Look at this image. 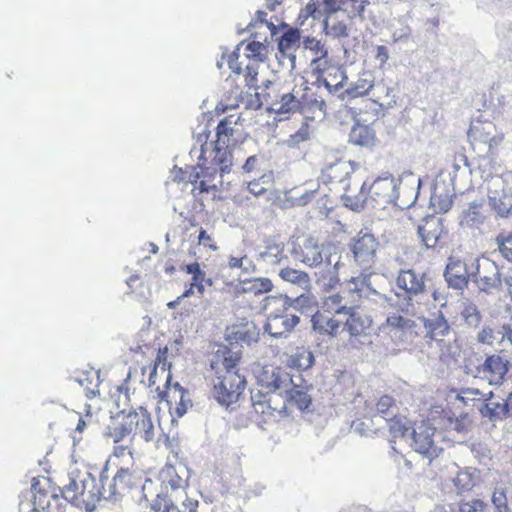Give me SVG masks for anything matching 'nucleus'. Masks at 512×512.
Instances as JSON below:
<instances>
[{
  "instance_id": "f257e3e1",
  "label": "nucleus",
  "mask_w": 512,
  "mask_h": 512,
  "mask_svg": "<svg viewBox=\"0 0 512 512\" xmlns=\"http://www.w3.org/2000/svg\"><path fill=\"white\" fill-rule=\"evenodd\" d=\"M292 254L310 267L322 266L316 273L317 282L326 289H332L340 282L339 269L342 266L341 254L334 244H319L312 236L304 237L294 245Z\"/></svg>"
},
{
  "instance_id": "f03ea898",
  "label": "nucleus",
  "mask_w": 512,
  "mask_h": 512,
  "mask_svg": "<svg viewBox=\"0 0 512 512\" xmlns=\"http://www.w3.org/2000/svg\"><path fill=\"white\" fill-rule=\"evenodd\" d=\"M161 491L151 500L150 508L155 512H196L198 501L187 497V480L173 467L164 471Z\"/></svg>"
},
{
  "instance_id": "7ed1b4c3",
  "label": "nucleus",
  "mask_w": 512,
  "mask_h": 512,
  "mask_svg": "<svg viewBox=\"0 0 512 512\" xmlns=\"http://www.w3.org/2000/svg\"><path fill=\"white\" fill-rule=\"evenodd\" d=\"M399 184L400 180L392 175L378 177L370 186L369 197H367L364 193L365 183H363L359 194L347 196L346 206H350L353 210L363 208L365 203L370 204L374 208H385L388 204L408 207L416 200V196L410 203L404 201L398 202L400 199Z\"/></svg>"
},
{
  "instance_id": "20e7f679",
  "label": "nucleus",
  "mask_w": 512,
  "mask_h": 512,
  "mask_svg": "<svg viewBox=\"0 0 512 512\" xmlns=\"http://www.w3.org/2000/svg\"><path fill=\"white\" fill-rule=\"evenodd\" d=\"M356 281L358 280L353 278V283L355 284L354 288L330 295L326 298L325 306L330 312L335 315L345 316L359 307L358 301L361 298H367L380 305L388 304L389 306H394L392 298L370 287V274L363 275L361 287H358Z\"/></svg>"
},
{
  "instance_id": "39448f33",
  "label": "nucleus",
  "mask_w": 512,
  "mask_h": 512,
  "mask_svg": "<svg viewBox=\"0 0 512 512\" xmlns=\"http://www.w3.org/2000/svg\"><path fill=\"white\" fill-rule=\"evenodd\" d=\"M61 493L74 506L92 512L96 507L99 491L95 488V477L90 472L72 469Z\"/></svg>"
},
{
  "instance_id": "423d86ee",
  "label": "nucleus",
  "mask_w": 512,
  "mask_h": 512,
  "mask_svg": "<svg viewBox=\"0 0 512 512\" xmlns=\"http://www.w3.org/2000/svg\"><path fill=\"white\" fill-rule=\"evenodd\" d=\"M425 279V273L414 269L399 271L396 286L403 294L396 293V296L403 298L398 301L396 307L406 316H415L418 313L419 300L426 294Z\"/></svg>"
},
{
  "instance_id": "0eeeda50",
  "label": "nucleus",
  "mask_w": 512,
  "mask_h": 512,
  "mask_svg": "<svg viewBox=\"0 0 512 512\" xmlns=\"http://www.w3.org/2000/svg\"><path fill=\"white\" fill-rule=\"evenodd\" d=\"M509 371V361L499 355L487 356L482 363L465 365V373L475 379L486 381L491 386L499 387L503 384L505 375Z\"/></svg>"
},
{
  "instance_id": "6e6552de",
  "label": "nucleus",
  "mask_w": 512,
  "mask_h": 512,
  "mask_svg": "<svg viewBox=\"0 0 512 512\" xmlns=\"http://www.w3.org/2000/svg\"><path fill=\"white\" fill-rule=\"evenodd\" d=\"M409 437L411 438L410 446L412 449L428 459L429 463L443 451V448L438 445V438L441 437V433L425 421L415 423L411 428Z\"/></svg>"
},
{
  "instance_id": "1a4fd4ad",
  "label": "nucleus",
  "mask_w": 512,
  "mask_h": 512,
  "mask_svg": "<svg viewBox=\"0 0 512 512\" xmlns=\"http://www.w3.org/2000/svg\"><path fill=\"white\" fill-rule=\"evenodd\" d=\"M246 385L244 376L238 371L223 372L214 383V398L222 406H230L238 401Z\"/></svg>"
},
{
  "instance_id": "9d476101",
  "label": "nucleus",
  "mask_w": 512,
  "mask_h": 512,
  "mask_svg": "<svg viewBox=\"0 0 512 512\" xmlns=\"http://www.w3.org/2000/svg\"><path fill=\"white\" fill-rule=\"evenodd\" d=\"M471 280L486 293L502 289V278L498 265L487 257L476 258L471 263Z\"/></svg>"
},
{
  "instance_id": "9b49d317",
  "label": "nucleus",
  "mask_w": 512,
  "mask_h": 512,
  "mask_svg": "<svg viewBox=\"0 0 512 512\" xmlns=\"http://www.w3.org/2000/svg\"><path fill=\"white\" fill-rule=\"evenodd\" d=\"M379 243L371 233H359L357 237L353 238L350 242V250L353 255L354 262L363 270L361 277L357 280H362L363 275L367 274L376 261V251ZM370 276L372 275L369 273Z\"/></svg>"
},
{
  "instance_id": "f8f14e48",
  "label": "nucleus",
  "mask_w": 512,
  "mask_h": 512,
  "mask_svg": "<svg viewBox=\"0 0 512 512\" xmlns=\"http://www.w3.org/2000/svg\"><path fill=\"white\" fill-rule=\"evenodd\" d=\"M257 383L266 394L279 392L283 396L284 390L293 384V377L280 367L265 366L257 376Z\"/></svg>"
},
{
  "instance_id": "ddd939ff",
  "label": "nucleus",
  "mask_w": 512,
  "mask_h": 512,
  "mask_svg": "<svg viewBox=\"0 0 512 512\" xmlns=\"http://www.w3.org/2000/svg\"><path fill=\"white\" fill-rule=\"evenodd\" d=\"M285 243L276 237H268L257 249L256 260L266 269L274 268L286 260Z\"/></svg>"
},
{
  "instance_id": "4468645a",
  "label": "nucleus",
  "mask_w": 512,
  "mask_h": 512,
  "mask_svg": "<svg viewBox=\"0 0 512 512\" xmlns=\"http://www.w3.org/2000/svg\"><path fill=\"white\" fill-rule=\"evenodd\" d=\"M300 318L284 308L281 312L271 313L267 317L264 330L274 338L286 337L299 324Z\"/></svg>"
},
{
  "instance_id": "2eb2a0df",
  "label": "nucleus",
  "mask_w": 512,
  "mask_h": 512,
  "mask_svg": "<svg viewBox=\"0 0 512 512\" xmlns=\"http://www.w3.org/2000/svg\"><path fill=\"white\" fill-rule=\"evenodd\" d=\"M471 264L468 265L458 258L450 257L444 271V277L449 288L454 290H464L467 288L469 280Z\"/></svg>"
},
{
  "instance_id": "dca6fc26",
  "label": "nucleus",
  "mask_w": 512,
  "mask_h": 512,
  "mask_svg": "<svg viewBox=\"0 0 512 512\" xmlns=\"http://www.w3.org/2000/svg\"><path fill=\"white\" fill-rule=\"evenodd\" d=\"M416 326V322L411 318L400 315L398 312H393L388 314L383 324V330L391 338H397L403 342L415 334Z\"/></svg>"
},
{
  "instance_id": "f3484780",
  "label": "nucleus",
  "mask_w": 512,
  "mask_h": 512,
  "mask_svg": "<svg viewBox=\"0 0 512 512\" xmlns=\"http://www.w3.org/2000/svg\"><path fill=\"white\" fill-rule=\"evenodd\" d=\"M418 236L427 249L435 248L445 233L443 219L438 216H428L418 225Z\"/></svg>"
},
{
  "instance_id": "a211bd4d",
  "label": "nucleus",
  "mask_w": 512,
  "mask_h": 512,
  "mask_svg": "<svg viewBox=\"0 0 512 512\" xmlns=\"http://www.w3.org/2000/svg\"><path fill=\"white\" fill-rule=\"evenodd\" d=\"M424 325L425 337L434 341H440L450 332V325L441 310L431 313L428 317L419 318Z\"/></svg>"
},
{
  "instance_id": "6ab92c4d",
  "label": "nucleus",
  "mask_w": 512,
  "mask_h": 512,
  "mask_svg": "<svg viewBox=\"0 0 512 512\" xmlns=\"http://www.w3.org/2000/svg\"><path fill=\"white\" fill-rule=\"evenodd\" d=\"M283 307L288 310L291 308L303 315L311 316L318 311V302L316 296L310 290L301 291L297 297L285 296L283 298Z\"/></svg>"
},
{
  "instance_id": "aec40b11",
  "label": "nucleus",
  "mask_w": 512,
  "mask_h": 512,
  "mask_svg": "<svg viewBox=\"0 0 512 512\" xmlns=\"http://www.w3.org/2000/svg\"><path fill=\"white\" fill-rule=\"evenodd\" d=\"M301 376L293 378V384L284 390L283 395L290 404L296 405L301 411L308 410L312 404V397L308 393L309 386L302 385Z\"/></svg>"
},
{
  "instance_id": "412c9836",
  "label": "nucleus",
  "mask_w": 512,
  "mask_h": 512,
  "mask_svg": "<svg viewBox=\"0 0 512 512\" xmlns=\"http://www.w3.org/2000/svg\"><path fill=\"white\" fill-rule=\"evenodd\" d=\"M300 31L297 28H290L280 37L278 41V50L283 55H287L286 69L292 72L295 69L296 55L295 51L299 46Z\"/></svg>"
},
{
  "instance_id": "4be33fe9",
  "label": "nucleus",
  "mask_w": 512,
  "mask_h": 512,
  "mask_svg": "<svg viewBox=\"0 0 512 512\" xmlns=\"http://www.w3.org/2000/svg\"><path fill=\"white\" fill-rule=\"evenodd\" d=\"M166 386L168 390L164 393L167 397V402L170 404V410H172V402L175 403V413L178 417H182L189 407L192 406L191 399L189 398L188 392L178 383H174L170 386V374L167 376Z\"/></svg>"
},
{
  "instance_id": "5701e85b",
  "label": "nucleus",
  "mask_w": 512,
  "mask_h": 512,
  "mask_svg": "<svg viewBox=\"0 0 512 512\" xmlns=\"http://www.w3.org/2000/svg\"><path fill=\"white\" fill-rule=\"evenodd\" d=\"M359 166V163L353 161L339 160L328 168V175L333 181L342 184L346 193H349L351 191V185L348 180ZM348 195L349 194L345 195V199Z\"/></svg>"
},
{
  "instance_id": "b1692460",
  "label": "nucleus",
  "mask_w": 512,
  "mask_h": 512,
  "mask_svg": "<svg viewBox=\"0 0 512 512\" xmlns=\"http://www.w3.org/2000/svg\"><path fill=\"white\" fill-rule=\"evenodd\" d=\"M343 330L347 331L351 337L366 335V331L371 327L372 320L366 314L355 308L344 316Z\"/></svg>"
},
{
  "instance_id": "393cba45",
  "label": "nucleus",
  "mask_w": 512,
  "mask_h": 512,
  "mask_svg": "<svg viewBox=\"0 0 512 512\" xmlns=\"http://www.w3.org/2000/svg\"><path fill=\"white\" fill-rule=\"evenodd\" d=\"M373 86V75L370 72H363L355 82L350 83L341 93L338 94V98L343 101L346 98L354 99L364 96L368 94Z\"/></svg>"
},
{
  "instance_id": "a878e982",
  "label": "nucleus",
  "mask_w": 512,
  "mask_h": 512,
  "mask_svg": "<svg viewBox=\"0 0 512 512\" xmlns=\"http://www.w3.org/2000/svg\"><path fill=\"white\" fill-rule=\"evenodd\" d=\"M209 156H212L211 165L219 167L220 177L230 172L232 166V151L226 141H216L209 152Z\"/></svg>"
},
{
  "instance_id": "bb28decb",
  "label": "nucleus",
  "mask_w": 512,
  "mask_h": 512,
  "mask_svg": "<svg viewBox=\"0 0 512 512\" xmlns=\"http://www.w3.org/2000/svg\"><path fill=\"white\" fill-rule=\"evenodd\" d=\"M303 47L310 50L314 58L311 61L313 70L323 71L328 65V50L325 46L314 37H305L303 39Z\"/></svg>"
},
{
  "instance_id": "cd10ccee",
  "label": "nucleus",
  "mask_w": 512,
  "mask_h": 512,
  "mask_svg": "<svg viewBox=\"0 0 512 512\" xmlns=\"http://www.w3.org/2000/svg\"><path fill=\"white\" fill-rule=\"evenodd\" d=\"M235 289L237 293L258 296L270 292L273 289V283L267 277L247 278L240 280Z\"/></svg>"
},
{
  "instance_id": "c85d7f7f",
  "label": "nucleus",
  "mask_w": 512,
  "mask_h": 512,
  "mask_svg": "<svg viewBox=\"0 0 512 512\" xmlns=\"http://www.w3.org/2000/svg\"><path fill=\"white\" fill-rule=\"evenodd\" d=\"M310 322L314 331L332 337H336L339 334L342 324L341 320L334 319L319 311L312 315Z\"/></svg>"
},
{
  "instance_id": "c756f323",
  "label": "nucleus",
  "mask_w": 512,
  "mask_h": 512,
  "mask_svg": "<svg viewBox=\"0 0 512 512\" xmlns=\"http://www.w3.org/2000/svg\"><path fill=\"white\" fill-rule=\"evenodd\" d=\"M107 470V467H105L100 472L98 482L95 480V488L99 491L97 502L101 499L117 501L123 495L121 489H118L117 486H114V480L109 477Z\"/></svg>"
},
{
  "instance_id": "7c9ffc66",
  "label": "nucleus",
  "mask_w": 512,
  "mask_h": 512,
  "mask_svg": "<svg viewBox=\"0 0 512 512\" xmlns=\"http://www.w3.org/2000/svg\"><path fill=\"white\" fill-rule=\"evenodd\" d=\"M278 276L284 282L301 291L312 288L310 276L302 270L284 267L279 270Z\"/></svg>"
},
{
  "instance_id": "2f4dec72",
  "label": "nucleus",
  "mask_w": 512,
  "mask_h": 512,
  "mask_svg": "<svg viewBox=\"0 0 512 512\" xmlns=\"http://www.w3.org/2000/svg\"><path fill=\"white\" fill-rule=\"evenodd\" d=\"M136 416L137 425L134 427V434L139 435L146 442H150L155 437V427L148 411L142 407L138 411H133Z\"/></svg>"
},
{
  "instance_id": "473e14b6",
  "label": "nucleus",
  "mask_w": 512,
  "mask_h": 512,
  "mask_svg": "<svg viewBox=\"0 0 512 512\" xmlns=\"http://www.w3.org/2000/svg\"><path fill=\"white\" fill-rule=\"evenodd\" d=\"M489 205L497 217L506 218L512 214V196L504 191H489Z\"/></svg>"
},
{
  "instance_id": "72a5a7b5",
  "label": "nucleus",
  "mask_w": 512,
  "mask_h": 512,
  "mask_svg": "<svg viewBox=\"0 0 512 512\" xmlns=\"http://www.w3.org/2000/svg\"><path fill=\"white\" fill-rule=\"evenodd\" d=\"M478 411L483 418H487L494 422L509 418L504 401L495 402L492 401V399L483 400L481 405L478 407Z\"/></svg>"
},
{
  "instance_id": "f704fd0d",
  "label": "nucleus",
  "mask_w": 512,
  "mask_h": 512,
  "mask_svg": "<svg viewBox=\"0 0 512 512\" xmlns=\"http://www.w3.org/2000/svg\"><path fill=\"white\" fill-rule=\"evenodd\" d=\"M136 416H133V411L129 412L123 417L122 422L114 427H109L107 435L113 440L114 443L122 441L125 437L134 432V427L137 425V420L134 421Z\"/></svg>"
},
{
  "instance_id": "c9c22d12",
  "label": "nucleus",
  "mask_w": 512,
  "mask_h": 512,
  "mask_svg": "<svg viewBox=\"0 0 512 512\" xmlns=\"http://www.w3.org/2000/svg\"><path fill=\"white\" fill-rule=\"evenodd\" d=\"M231 333L237 341L250 345L259 339V329L254 322H246L232 327Z\"/></svg>"
},
{
  "instance_id": "e433bc0d",
  "label": "nucleus",
  "mask_w": 512,
  "mask_h": 512,
  "mask_svg": "<svg viewBox=\"0 0 512 512\" xmlns=\"http://www.w3.org/2000/svg\"><path fill=\"white\" fill-rule=\"evenodd\" d=\"M333 71V73H328V76L324 78L323 84L330 94L338 97V94L347 86L348 77L345 70L341 68L333 69Z\"/></svg>"
},
{
  "instance_id": "4c0bfd02",
  "label": "nucleus",
  "mask_w": 512,
  "mask_h": 512,
  "mask_svg": "<svg viewBox=\"0 0 512 512\" xmlns=\"http://www.w3.org/2000/svg\"><path fill=\"white\" fill-rule=\"evenodd\" d=\"M326 103L322 98L311 97L307 98L303 104H301L300 110L306 118L313 120H322L326 116Z\"/></svg>"
},
{
  "instance_id": "58836bf2",
  "label": "nucleus",
  "mask_w": 512,
  "mask_h": 512,
  "mask_svg": "<svg viewBox=\"0 0 512 512\" xmlns=\"http://www.w3.org/2000/svg\"><path fill=\"white\" fill-rule=\"evenodd\" d=\"M375 132L374 130L367 126L357 124L354 125L349 134V141L352 144L359 146H371L374 143Z\"/></svg>"
},
{
  "instance_id": "ea45409f",
  "label": "nucleus",
  "mask_w": 512,
  "mask_h": 512,
  "mask_svg": "<svg viewBox=\"0 0 512 512\" xmlns=\"http://www.w3.org/2000/svg\"><path fill=\"white\" fill-rule=\"evenodd\" d=\"M460 320L469 329H477L482 321V315L478 306L472 302L463 303L460 311Z\"/></svg>"
},
{
  "instance_id": "a19ab883",
  "label": "nucleus",
  "mask_w": 512,
  "mask_h": 512,
  "mask_svg": "<svg viewBox=\"0 0 512 512\" xmlns=\"http://www.w3.org/2000/svg\"><path fill=\"white\" fill-rule=\"evenodd\" d=\"M251 401L254 410L257 414L272 416L274 411L280 412L281 409L285 408V402L281 408L272 407V399L266 393L258 391L257 393L251 394Z\"/></svg>"
},
{
  "instance_id": "79ce46f5",
  "label": "nucleus",
  "mask_w": 512,
  "mask_h": 512,
  "mask_svg": "<svg viewBox=\"0 0 512 512\" xmlns=\"http://www.w3.org/2000/svg\"><path fill=\"white\" fill-rule=\"evenodd\" d=\"M477 341L481 344L490 346L502 344L505 341L502 326H484L477 334Z\"/></svg>"
},
{
  "instance_id": "37998d69",
  "label": "nucleus",
  "mask_w": 512,
  "mask_h": 512,
  "mask_svg": "<svg viewBox=\"0 0 512 512\" xmlns=\"http://www.w3.org/2000/svg\"><path fill=\"white\" fill-rule=\"evenodd\" d=\"M484 218L483 202L474 201L464 210L462 222L469 226L477 227L483 223Z\"/></svg>"
},
{
  "instance_id": "c03bdc74",
  "label": "nucleus",
  "mask_w": 512,
  "mask_h": 512,
  "mask_svg": "<svg viewBox=\"0 0 512 512\" xmlns=\"http://www.w3.org/2000/svg\"><path fill=\"white\" fill-rule=\"evenodd\" d=\"M494 393L493 391H489L488 393H484L477 388H463L460 393L457 395V399L462 401L465 405H468L469 402L473 401H482L493 399Z\"/></svg>"
},
{
  "instance_id": "a18cd8bd",
  "label": "nucleus",
  "mask_w": 512,
  "mask_h": 512,
  "mask_svg": "<svg viewBox=\"0 0 512 512\" xmlns=\"http://www.w3.org/2000/svg\"><path fill=\"white\" fill-rule=\"evenodd\" d=\"M301 102L292 94L286 93L281 96L279 102L274 103V111L277 113H290L299 110Z\"/></svg>"
},
{
  "instance_id": "49530a36",
  "label": "nucleus",
  "mask_w": 512,
  "mask_h": 512,
  "mask_svg": "<svg viewBox=\"0 0 512 512\" xmlns=\"http://www.w3.org/2000/svg\"><path fill=\"white\" fill-rule=\"evenodd\" d=\"M386 423L392 437L405 438L409 436L410 427L407 426L406 419L393 417L391 419H387Z\"/></svg>"
},
{
  "instance_id": "de8ad7c7",
  "label": "nucleus",
  "mask_w": 512,
  "mask_h": 512,
  "mask_svg": "<svg viewBox=\"0 0 512 512\" xmlns=\"http://www.w3.org/2000/svg\"><path fill=\"white\" fill-rule=\"evenodd\" d=\"M94 373L91 371H82L79 375L72 376L71 379H73L75 382H77L80 386L84 387L86 390V394L88 397H94L96 393H98L97 390L94 388H91V385L94 382Z\"/></svg>"
},
{
  "instance_id": "09e8293b",
  "label": "nucleus",
  "mask_w": 512,
  "mask_h": 512,
  "mask_svg": "<svg viewBox=\"0 0 512 512\" xmlns=\"http://www.w3.org/2000/svg\"><path fill=\"white\" fill-rule=\"evenodd\" d=\"M248 58H252L256 63L264 62L267 56V46L259 41H253L246 45Z\"/></svg>"
},
{
  "instance_id": "8fccbe9b",
  "label": "nucleus",
  "mask_w": 512,
  "mask_h": 512,
  "mask_svg": "<svg viewBox=\"0 0 512 512\" xmlns=\"http://www.w3.org/2000/svg\"><path fill=\"white\" fill-rule=\"evenodd\" d=\"M455 512H490V508L482 500L472 499L459 502Z\"/></svg>"
},
{
  "instance_id": "3c124183",
  "label": "nucleus",
  "mask_w": 512,
  "mask_h": 512,
  "mask_svg": "<svg viewBox=\"0 0 512 512\" xmlns=\"http://www.w3.org/2000/svg\"><path fill=\"white\" fill-rule=\"evenodd\" d=\"M453 483L459 493L469 491L475 485L472 474L468 471L458 472L453 479Z\"/></svg>"
},
{
  "instance_id": "603ef678",
  "label": "nucleus",
  "mask_w": 512,
  "mask_h": 512,
  "mask_svg": "<svg viewBox=\"0 0 512 512\" xmlns=\"http://www.w3.org/2000/svg\"><path fill=\"white\" fill-rule=\"evenodd\" d=\"M496 244L501 256L512 263V232L508 235H498Z\"/></svg>"
},
{
  "instance_id": "864d4df0",
  "label": "nucleus",
  "mask_w": 512,
  "mask_h": 512,
  "mask_svg": "<svg viewBox=\"0 0 512 512\" xmlns=\"http://www.w3.org/2000/svg\"><path fill=\"white\" fill-rule=\"evenodd\" d=\"M112 479L114 480V486H117L124 493L131 485L132 474L129 468H120Z\"/></svg>"
},
{
  "instance_id": "5fc2aeb1",
  "label": "nucleus",
  "mask_w": 512,
  "mask_h": 512,
  "mask_svg": "<svg viewBox=\"0 0 512 512\" xmlns=\"http://www.w3.org/2000/svg\"><path fill=\"white\" fill-rule=\"evenodd\" d=\"M32 493H33V503H32V511L31 512H39L43 510L47 502L53 499L55 494H49L47 492H36V485H32Z\"/></svg>"
},
{
  "instance_id": "6e6d98bb",
  "label": "nucleus",
  "mask_w": 512,
  "mask_h": 512,
  "mask_svg": "<svg viewBox=\"0 0 512 512\" xmlns=\"http://www.w3.org/2000/svg\"><path fill=\"white\" fill-rule=\"evenodd\" d=\"M491 502L494 506V512H511L506 493L503 489L494 490Z\"/></svg>"
},
{
  "instance_id": "4d7b16f0",
  "label": "nucleus",
  "mask_w": 512,
  "mask_h": 512,
  "mask_svg": "<svg viewBox=\"0 0 512 512\" xmlns=\"http://www.w3.org/2000/svg\"><path fill=\"white\" fill-rule=\"evenodd\" d=\"M377 412L382 415L385 421L388 416H394V400L391 396L384 395L376 403Z\"/></svg>"
},
{
  "instance_id": "13d9d810",
  "label": "nucleus",
  "mask_w": 512,
  "mask_h": 512,
  "mask_svg": "<svg viewBox=\"0 0 512 512\" xmlns=\"http://www.w3.org/2000/svg\"><path fill=\"white\" fill-rule=\"evenodd\" d=\"M431 203L441 212H447L452 206V199L447 194H438L437 189L431 195Z\"/></svg>"
},
{
  "instance_id": "bf43d9fd",
  "label": "nucleus",
  "mask_w": 512,
  "mask_h": 512,
  "mask_svg": "<svg viewBox=\"0 0 512 512\" xmlns=\"http://www.w3.org/2000/svg\"><path fill=\"white\" fill-rule=\"evenodd\" d=\"M270 183V176L263 175L259 179H254L248 183V190L255 196H261L268 190L266 185Z\"/></svg>"
},
{
  "instance_id": "052dcab7",
  "label": "nucleus",
  "mask_w": 512,
  "mask_h": 512,
  "mask_svg": "<svg viewBox=\"0 0 512 512\" xmlns=\"http://www.w3.org/2000/svg\"><path fill=\"white\" fill-rule=\"evenodd\" d=\"M323 24L327 35L333 36L335 38L348 36L347 27L342 22L338 21L333 24H330L329 20L325 19Z\"/></svg>"
},
{
  "instance_id": "680f3d73",
  "label": "nucleus",
  "mask_w": 512,
  "mask_h": 512,
  "mask_svg": "<svg viewBox=\"0 0 512 512\" xmlns=\"http://www.w3.org/2000/svg\"><path fill=\"white\" fill-rule=\"evenodd\" d=\"M450 428L458 433L467 432L470 428L469 417L467 415H463L459 418L450 419Z\"/></svg>"
},
{
  "instance_id": "e2e57ef3",
  "label": "nucleus",
  "mask_w": 512,
  "mask_h": 512,
  "mask_svg": "<svg viewBox=\"0 0 512 512\" xmlns=\"http://www.w3.org/2000/svg\"><path fill=\"white\" fill-rule=\"evenodd\" d=\"M367 3V0H344L341 2V4L345 5L347 8L351 7L352 13L360 17H362Z\"/></svg>"
},
{
  "instance_id": "0e129e2a",
  "label": "nucleus",
  "mask_w": 512,
  "mask_h": 512,
  "mask_svg": "<svg viewBox=\"0 0 512 512\" xmlns=\"http://www.w3.org/2000/svg\"><path fill=\"white\" fill-rule=\"evenodd\" d=\"M309 133L307 128H300L295 134L291 135L288 139V145L292 148L297 146L299 143L308 139Z\"/></svg>"
},
{
  "instance_id": "69168bd1",
  "label": "nucleus",
  "mask_w": 512,
  "mask_h": 512,
  "mask_svg": "<svg viewBox=\"0 0 512 512\" xmlns=\"http://www.w3.org/2000/svg\"><path fill=\"white\" fill-rule=\"evenodd\" d=\"M219 175L220 176V171H219V168H217V166H210V167H200V172H196V175L195 177L198 179L200 177H203L205 179H209V180H213L214 181V178Z\"/></svg>"
},
{
  "instance_id": "338daca9",
  "label": "nucleus",
  "mask_w": 512,
  "mask_h": 512,
  "mask_svg": "<svg viewBox=\"0 0 512 512\" xmlns=\"http://www.w3.org/2000/svg\"><path fill=\"white\" fill-rule=\"evenodd\" d=\"M258 75V64L249 62L245 67V77L249 86H254Z\"/></svg>"
},
{
  "instance_id": "774afa93",
  "label": "nucleus",
  "mask_w": 512,
  "mask_h": 512,
  "mask_svg": "<svg viewBox=\"0 0 512 512\" xmlns=\"http://www.w3.org/2000/svg\"><path fill=\"white\" fill-rule=\"evenodd\" d=\"M233 134V129L228 126V124L225 121H221L217 126V141L223 142L225 141L223 137H228L229 135Z\"/></svg>"
}]
</instances>
